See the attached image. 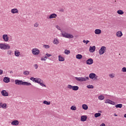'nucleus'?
Here are the masks:
<instances>
[{
    "label": "nucleus",
    "instance_id": "1",
    "mask_svg": "<svg viewBox=\"0 0 126 126\" xmlns=\"http://www.w3.org/2000/svg\"><path fill=\"white\" fill-rule=\"evenodd\" d=\"M61 32L62 36L64 38H67V39H72L74 37L73 35L70 33H68L65 32L61 31Z\"/></svg>",
    "mask_w": 126,
    "mask_h": 126
},
{
    "label": "nucleus",
    "instance_id": "2",
    "mask_svg": "<svg viewBox=\"0 0 126 126\" xmlns=\"http://www.w3.org/2000/svg\"><path fill=\"white\" fill-rule=\"evenodd\" d=\"M0 49L1 50H9L10 46L8 44L0 43Z\"/></svg>",
    "mask_w": 126,
    "mask_h": 126
},
{
    "label": "nucleus",
    "instance_id": "3",
    "mask_svg": "<svg viewBox=\"0 0 126 126\" xmlns=\"http://www.w3.org/2000/svg\"><path fill=\"white\" fill-rule=\"evenodd\" d=\"M76 80H77V81H80L81 82H82L83 81H86V80H89V77H75Z\"/></svg>",
    "mask_w": 126,
    "mask_h": 126
},
{
    "label": "nucleus",
    "instance_id": "4",
    "mask_svg": "<svg viewBox=\"0 0 126 126\" xmlns=\"http://www.w3.org/2000/svg\"><path fill=\"white\" fill-rule=\"evenodd\" d=\"M68 89H72L74 91H77L79 89V87L77 86H72L71 85H68L67 86Z\"/></svg>",
    "mask_w": 126,
    "mask_h": 126
},
{
    "label": "nucleus",
    "instance_id": "5",
    "mask_svg": "<svg viewBox=\"0 0 126 126\" xmlns=\"http://www.w3.org/2000/svg\"><path fill=\"white\" fill-rule=\"evenodd\" d=\"M107 48L105 46H102L99 50V54L100 55H103L104 53H106Z\"/></svg>",
    "mask_w": 126,
    "mask_h": 126
},
{
    "label": "nucleus",
    "instance_id": "6",
    "mask_svg": "<svg viewBox=\"0 0 126 126\" xmlns=\"http://www.w3.org/2000/svg\"><path fill=\"white\" fill-rule=\"evenodd\" d=\"M32 55H34V56H38V55L40 54V50L37 48H33L32 50Z\"/></svg>",
    "mask_w": 126,
    "mask_h": 126
},
{
    "label": "nucleus",
    "instance_id": "7",
    "mask_svg": "<svg viewBox=\"0 0 126 126\" xmlns=\"http://www.w3.org/2000/svg\"><path fill=\"white\" fill-rule=\"evenodd\" d=\"M15 84H16V85H23V81L22 80H15Z\"/></svg>",
    "mask_w": 126,
    "mask_h": 126
},
{
    "label": "nucleus",
    "instance_id": "8",
    "mask_svg": "<svg viewBox=\"0 0 126 126\" xmlns=\"http://www.w3.org/2000/svg\"><path fill=\"white\" fill-rule=\"evenodd\" d=\"M2 39L4 40V42H8L9 37H8V35H7V34H3L2 35Z\"/></svg>",
    "mask_w": 126,
    "mask_h": 126
},
{
    "label": "nucleus",
    "instance_id": "9",
    "mask_svg": "<svg viewBox=\"0 0 126 126\" xmlns=\"http://www.w3.org/2000/svg\"><path fill=\"white\" fill-rule=\"evenodd\" d=\"M105 103L106 104H110L111 105H115V102H114L109 99H106Z\"/></svg>",
    "mask_w": 126,
    "mask_h": 126
},
{
    "label": "nucleus",
    "instance_id": "10",
    "mask_svg": "<svg viewBox=\"0 0 126 126\" xmlns=\"http://www.w3.org/2000/svg\"><path fill=\"white\" fill-rule=\"evenodd\" d=\"M1 95H2V96H4V97H7V96H8V93L5 90H2L1 92Z\"/></svg>",
    "mask_w": 126,
    "mask_h": 126
},
{
    "label": "nucleus",
    "instance_id": "11",
    "mask_svg": "<svg viewBox=\"0 0 126 126\" xmlns=\"http://www.w3.org/2000/svg\"><path fill=\"white\" fill-rule=\"evenodd\" d=\"M96 50V47L95 46H90L89 51L90 53H94Z\"/></svg>",
    "mask_w": 126,
    "mask_h": 126
},
{
    "label": "nucleus",
    "instance_id": "12",
    "mask_svg": "<svg viewBox=\"0 0 126 126\" xmlns=\"http://www.w3.org/2000/svg\"><path fill=\"white\" fill-rule=\"evenodd\" d=\"M57 16H58V15H57L56 13H53L49 16V19H52L53 18H56Z\"/></svg>",
    "mask_w": 126,
    "mask_h": 126
},
{
    "label": "nucleus",
    "instance_id": "13",
    "mask_svg": "<svg viewBox=\"0 0 126 126\" xmlns=\"http://www.w3.org/2000/svg\"><path fill=\"white\" fill-rule=\"evenodd\" d=\"M87 64H92L93 63V59L90 58L86 61Z\"/></svg>",
    "mask_w": 126,
    "mask_h": 126
},
{
    "label": "nucleus",
    "instance_id": "14",
    "mask_svg": "<svg viewBox=\"0 0 126 126\" xmlns=\"http://www.w3.org/2000/svg\"><path fill=\"white\" fill-rule=\"evenodd\" d=\"M11 12L13 13V14H14L15 13H18V12H19V11L18 10V9H17V8H14L11 9Z\"/></svg>",
    "mask_w": 126,
    "mask_h": 126
},
{
    "label": "nucleus",
    "instance_id": "15",
    "mask_svg": "<svg viewBox=\"0 0 126 126\" xmlns=\"http://www.w3.org/2000/svg\"><path fill=\"white\" fill-rule=\"evenodd\" d=\"M11 125H12V126H18L19 122L17 120H14L11 122Z\"/></svg>",
    "mask_w": 126,
    "mask_h": 126
},
{
    "label": "nucleus",
    "instance_id": "16",
    "mask_svg": "<svg viewBox=\"0 0 126 126\" xmlns=\"http://www.w3.org/2000/svg\"><path fill=\"white\" fill-rule=\"evenodd\" d=\"M116 36L117 37H119L120 38V37H122L123 36V32L121 31H118L116 32Z\"/></svg>",
    "mask_w": 126,
    "mask_h": 126
},
{
    "label": "nucleus",
    "instance_id": "17",
    "mask_svg": "<svg viewBox=\"0 0 126 126\" xmlns=\"http://www.w3.org/2000/svg\"><path fill=\"white\" fill-rule=\"evenodd\" d=\"M86 120H87V116L83 115L81 117V121L82 122H85Z\"/></svg>",
    "mask_w": 126,
    "mask_h": 126
},
{
    "label": "nucleus",
    "instance_id": "18",
    "mask_svg": "<svg viewBox=\"0 0 126 126\" xmlns=\"http://www.w3.org/2000/svg\"><path fill=\"white\" fill-rule=\"evenodd\" d=\"M101 31L100 29H96L94 31V33L96 35H100L101 34Z\"/></svg>",
    "mask_w": 126,
    "mask_h": 126
},
{
    "label": "nucleus",
    "instance_id": "19",
    "mask_svg": "<svg viewBox=\"0 0 126 126\" xmlns=\"http://www.w3.org/2000/svg\"><path fill=\"white\" fill-rule=\"evenodd\" d=\"M94 77H95V73H91L89 74V78L91 79H94Z\"/></svg>",
    "mask_w": 126,
    "mask_h": 126
},
{
    "label": "nucleus",
    "instance_id": "20",
    "mask_svg": "<svg viewBox=\"0 0 126 126\" xmlns=\"http://www.w3.org/2000/svg\"><path fill=\"white\" fill-rule=\"evenodd\" d=\"M58 58L59 62H64V58H63V56L59 55Z\"/></svg>",
    "mask_w": 126,
    "mask_h": 126
},
{
    "label": "nucleus",
    "instance_id": "21",
    "mask_svg": "<svg viewBox=\"0 0 126 126\" xmlns=\"http://www.w3.org/2000/svg\"><path fill=\"white\" fill-rule=\"evenodd\" d=\"M3 81L4 82H5V83H8V82L10 81L9 78L5 77L3 79Z\"/></svg>",
    "mask_w": 126,
    "mask_h": 126
},
{
    "label": "nucleus",
    "instance_id": "22",
    "mask_svg": "<svg viewBox=\"0 0 126 126\" xmlns=\"http://www.w3.org/2000/svg\"><path fill=\"white\" fill-rule=\"evenodd\" d=\"M15 56H16V57H19V56H20V52L19 50H16L15 51Z\"/></svg>",
    "mask_w": 126,
    "mask_h": 126
},
{
    "label": "nucleus",
    "instance_id": "23",
    "mask_svg": "<svg viewBox=\"0 0 126 126\" xmlns=\"http://www.w3.org/2000/svg\"><path fill=\"white\" fill-rule=\"evenodd\" d=\"M42 82V80H41V79L39 78H35V81L34 82H35V83H38V84H39V83Z\"/></svg>",
    "mask_w": 126,
    "mask_h": 126
},
{
    "label": "nucleus",
    "instance_id": "24",
    "mask_svg": "<svg viewBox=\"0 0 126 126\" xmlns=\"http://www.w3.org/2000/svg\"><path fill=\"white\" fill-rule=\"evenodd\" d=\"M53 44H54L55 45H58L59 40L58 39V38H54L53 41Z\"/></svg>",
    "mask_w": 126,
    "mask_h": 126
},
{
    "label": "nucleus",
    "instance_id": "25",
    "mask_svg": "<svg viewBox=\"0 0 126 126\" xmlns=\"http://www.w3.org/2000/svg\"><path fill=\"white\" fill-rule=\"evenodd\" d=\"M23 85H26V86H30L32 85L31 83H28L27 82H23Z\"/></svg>",
    "mask_w": 126,
    "mask_h": 126
},
{
    "label": "nucleus",
    "instance_id": "26",
    "mask_svg": "<svg viewBox=\"0 0 126 126\" xmlns=\"http://www.w3.org/2000/svg\"><path fill=\"white\" fill-rule=\"evenodd\" d=\"M117 13L118 14H120V15H123V14H124L125 12H124V11L122 10H118L117 11Z\"/></svg>",
    "mask_w": 126,
    "mask_h": 126
},
{
    "label": "nucleus",
    "instance_id": "27",
    "mask_svg": "<svg viewBox=\"0 0 126 126\" xmlns=\"http://www.w3.org/2000/svg\"><path fill=\"white\" fill-rule=\"evenodd\" d=\"M76 58L78 60H81L82 59V55L81 54H78L76 55Z\"/></svg>",
    "mask_w": 126,
    "mask_h": 126
},
{
    "label": "nucleus",
    "instance_id": "28",
    "mask_svg": "<svg viewBox=\"0 0 126 126\" xmlns=\"http://www.w3.org/2000/svg\"><path fill=\"white\" fill-rule=\"evenodd\" d=\"M82 108L84 110H88V106L86 104H83Z\"/></svg>",
    "mask_w": 126,
    "mask_h": 126
},
{
    "label": "nucleus",
    "instance_id": "29",
    "mask_svg": "<svg viewBox=\"0 0 126 126\" xmlns=\"http://www.w3.org/2000/svg\"><path fill=\"white\" fill-rule=\"evenodd\" d=\"M40 86H42V87H46V85L44 84L43 82V80H41V82L39 83Z\"/></svg>",
    "mask_w": 126,
    "mask_h": 126
},
{
    "label": "nucleus",
    "instance_id": "30",
    "mask_svg": "<svg viewBox=\"0 0 126 126\" xmlns=\"http://www.w3.org/2000/svg\"><path fill=\"white\" fill-rule=\"evenodd\" d=\"M116 108H123V104H118L115 105Z\"/></svg>",
    "mask_w": 126,
    "mask_h": 126
},
{
    "label": "nucleus",
    "instance_id": "31",
    "mask_svg": "<svg viewBox=\"0 0 126 126\" xmlns=\"http://www.w3.org/2000/svg\"><path fill=\"white\" fill-rule=\"evenodd\" d=\"M98 99L100 100H104V99H105V97L103 95H99L98 96Z\"/></svg>",
    "mask_w": 126,
    "mask_h": 126
},
{
    "label": "nucleus",
    "instance_id": "32",
    "mask_svg": "<svg viewBox=\"0 0 126 126\" xmlns=\"http://www.w3.org/2000/svg\"><path fill=\"white\" fill-rule=\"evenodd\" d=\"M43 104H45V105H50V104H51V102L47 101V100H44L43 101Z\"/></svg>",
    "mask_w": 126,
    "mask_h": 126
},
{
    "label": "nucleus",
    "instance_id": "33",
    "mask_svg": "<svg viewBox=\"0 0 126 126\" xmlns=\"http://www.w3.org/2000/svg\"><path fill=\"white\" fill-rule=\"evenodd\" d=\"M87 88H89V89H93L94 88V86L93 85H89L87 86Z\"/></svg>",
    "mask_w": 126,
    "mask_h": 126
},
{
    "label": "nucleus",
    "instance_id": "34",
    "mask_svg": "<svg viewBox=\"0 0 126 126\" xmlns=\"http://www.w3.org/2000/svg\"><path fill=\"white\" fill-rule=\"evenodd\" d=\"M64 53V54H65V55H69V54H70V51L67 50H65Z\"/></svg>",
    "mask_w": 126,
    "mask_h": 126
},
{
    "label": "nucleus",
    "instance_id": "35",
    "mask_svg": "<svg viewBox=\"0 0 126 126\" xmlns=\"http://www.w3.org/2000/svg\"><path fill=\"white\" fill-rule=\"evenodd\" d=\"M1 108H2V109H6V103H2Z\"/></svg>",
    "mask_w": 126,
    "mask_h": 126
},
{
    "label": "nucleus",
    "instance_id": "36",
    "mask_svg": "<svg viewBox=\"0 0 126 126\" xmlns=\"http://www.w3.org/2000/svg\"><path fill=\"white\" fill-rule=\"evenodd\" d=\"M70 110H72V111H75L76 110V107H75V106H72L70 107Z\"/></svg>",
    "mask_w": 126,
    "mask_h": 126
},
{
    "label": "nucleus",
    "instance_id": "37",
    "mask_svg": "<svg viewBox=\"0 0 126 126\" xmlns=\"http://www.w3.org/2000/svg\"><path fill=\"white\" fill-rule=\"evenodd\" d=\"M100 116H101V113H97L94 114L95 118H98V117H100Z\"/></svg>",
    "mask_w": 126,
    "mask_h": 126
},
{
    "label": "nucleus",
    "instance_id": "38",
    "mask_svg": "<svg viewBox=\"0 0 126 126\" xmlns=\"http://www.w3.org/2000/svg\"><path fill=\"white\" fill-rule=\"evenodd\" d=\"M30 72L29 71H25L24 72V74L25 75H29Z\"/></svg>",
    "mask_w": 126,
    "mask_h": 126
},
{
    "label": "nucleus",
    "instance_id": "39",
    "mask_svg": "<svg viewBox=\"0 0 126 126\" xmlns=\"http://www.w3.org/2000/svg\"><path fill=\"white\" fill-rule=\"evenodd\" d=\"M109 77H110V78H114V77H115V74H113V73L110 74L109 75Z\"/></svg>",
    "mask_w": 126,
    "mask_h": 126
},
{
    "label": "nucleus",
    "instance_id": "40",
    "mask_svg": "<svg viewBox=\"0 0 126 126\" xmlns=\"http://www.w3.org/2000/svg\"><path fill=\"white\" fill-rule=\"evenodd\" d=\"M43 48H45V49H49L50 46L49 45H44Z\"/></svg>",
    "mask_w": 126,
    "mask_h": 126
},
{
    "label": "nucleus",
    "instance_id": "41",
    "mask_svg": "<svg viewBox=\"0 0 126 126\" xmlns=\"http://www.w3.org/2000/svg\"><path fill=\"white\" fill-rule=\"evenodd\" d=\"M83 43H85L86 45H87L88 44V43H89L90 42V41L84 40L83 41Z\"/></svg>",
    "mask_w": 126,
    "mask_h": 126
},
{
    "label": "nucleus",
    "instance_id": "42",
    "mask_svg": "<svg viewBox=\"0 0 126 126\" xmlns=\"http://www.w3.org/2000/svg\"><path fill=\"white\" fill-rule=\"evenodd\" d=\"M30 80L33 81V82H35V81L36 80V78H34L33 77L30 78Z\"/></svg>",
    "mask_w": 126,
    "mask_h": 126
},
{
    "label": "nucleus",
    "instance_id": "43",
    "mask_svg": "<svg viewBox=\"0 0 126 126\" xmlns=\"http://www.w3.org/2000/svg\"><path fill=\"white\" fill-rule=\"evenodd\" d=\"M33 26H34V27L35 28H37V27H38V26H39V23H36L35 24H34Z\"/></svg>",
    "mask_w": 126,
    "mask_h": 126
},
{
    "label": "nucleus",
    "instance_id": "44",
    "mask_svg": "<svg viewBox=\"0 0 126 126\" xmlns=\"http://www.w3.org/2000/svg\"><path fill=\"white\" fill-rule=\"evenodd\" d=\"M122 71L123 72H126V67H124L123 68H122Z\"/></svg>",
    "mask_w": 126,
    "mask_h": 126
},
{
    "label": "nucleus",
    "instance_id": "45",
    "mask_svg": "<svg viewBox=\"0 0 126 126\" xmlns=\"http://www.w3.org/2000/svg\"><path fill=\"white\" fill-rule=\"evenodd\" d=\"M11 50H8L7 55L8 56H11Z\"/></svg>",
    "mask_w": 126,
    "mask_h": 126
},
{
    "label": "nucleus",
    "instance_id": "46",
    "mask_svg": "<svg viewBox=\"0 0 126 126\" xmlns=\"http://www.w3.org/2000/svg\"><path fill=\"white\" fill-rule=\"evenodd\" d=\"M56 28H57V29L60 30V31H62V29H61V27H60V26H59L58 25L56 26Z\"/></svg>",
    "mask_w": 126,
    "mask_h": 126
},
{
    "label": "nucleus",
    "instance_id": "47",
    "mask_svg": "<svg viewBox=\"0 0 126 126\" xmlns=\"http://www.w3.org/2000/svg\"><path fill=\"white\" fill-rule=\"evenodd\" d=\"M45 56H46L47 57H48V58H50V57H52V55L48 54V53H46L45 54Z\"/></svg>",
    "mask_w": 126,
    "mask_h": 126
},
{
    "label": "nucleus",
    "instance_id": "48",
    "mask_svg": "<svg viewBox=\"0 0 126 126\" xmlns=\"http://www.w3.org/2000/svg\"><path fill=\"white\" fill-rule=\"evenodd\" d=\"M34 67L35 68V69H37L38 68V64H35L33 65Z\"/></svg>",
    "mask_w": 126,
    "mask_h": 126
},
{
    "label": "nucleus",
    "instance_id": "49",
    "mask_svg": "<svg viewBox=\"0 0 126 126\" xmlns=\"http://www.w3.org/2000/svg\"><path fill=\"white\" fill-rule=\"evenodd\" d=\"M3 73V71L1 69H0V75H1L2 73Z\"/></svg>",
    "mask_w": 126,
    "mask_h": 126
},
{
    "label": "nucleus",
    "instance_id": "50",
    "mask_svg": "<svg viewBox=\"0 0 126 126\" xmlns=\"http://www.w3.org/2000/svg\"><path fill=\"white\" fill-rule=\"evenodd\" d=\"M94 78V80H97V79L98 78V76L96 75V74H95V77Z\"/></svg>",
    "mask_w": 126,
    "mask_h": 126
},
{
    "label": "nucleus",
    "instance_id": "51",
    "mask_svg": "<svg viewBox=\"0 0 126 126\" xmlns=\"http://www.w3.org/2000/svg\"><path fill=\"white\" fill-rule=\"evenodd\" d=\"M41 61H46V58L42 57L41 58Z\"/></svg>",
    "mask_w": 126,
    "mask_h": 126
},
{
    "label": "nucleus",
    "instance_id": "52",
    "mask_svg": "<svg viewBox=\"0 0 126 126\" xmlns=\"http://www.w3.org/2000/svg\"><path fill=\"white\" fill-rule=\"evenodd\" d=\"M100 126H106V125H105V124L102 123L101 125H100Z\"/></svg>",
    "mask_w": 126,
    "mask_h": 126
},
{
    "label": "nucleus",
    "instance_id": "53",
    "mask_svg": "<svg viewBox=\"0 0 126 126\" xmlns=\"http://www.w3.org/2000/svg\"><path fill=\"white\" fill-rule=\"evenodd\" d=\"M2 104V102H0V109L1 108Z\"/></svg>",
    "mask_w": 126,
    "mask_h": 126
},
{
    "label": "nucleus",
    "instance_id": "54",
    "mask_svg": "<svg viewBox=\"0 0 126 126\" xmlns=\"http://www.w3.org/2000/svg\"><path fill=\"white\" fill-rule=\"evenodd\" d=\"M114 116L115 117H118V115H117V114H114Z\"/></svg>",
    "mask_w": 126,
    "mask_h": 126
},
{
    "label": "nucleus",
    "instance_id": "55",
    "mask_svg": "<svg viewBox=\"0 0 126 126\" xmlns=\"http://www.w3.org/2000/svg\"><path fill=\"white\" fill-rule=\"evenodd\" d=\"M61 11H62V12H63V9H62L61 10Z\"/></svg>",
    "mask_w": 126,
    "mask_h": 126
},
{
    "label": "nucleus",
    "instance_id": "56",
    "mask_svg": "<svg viewBox=\"0 0 126 126\" xmlns=\"http://www.w3.org/2000/svg\"><path fill=\"white\" fill-rule=\"evenodd\" d=\"M44 58L46 60V59H48V58L47 57V56H45Z\"/></svg>",
    "mask_w": 126,
    "mask_h": 126
},
{
    "label": "nucleus",
    "instance_id": "57",
    "mask_svg": "<svg viewBox=\"0 0 126 126\" xmlns=\"http://www.w3.org/2000/svg\"><path fill=\"white\" fill-rule=\"evenodd\" d=\"M116 1H117L116 0L115 1V2H116Z\"/></svg>",
    "mask_w": 126,
    "mask_h": 126
}]
</instances>
